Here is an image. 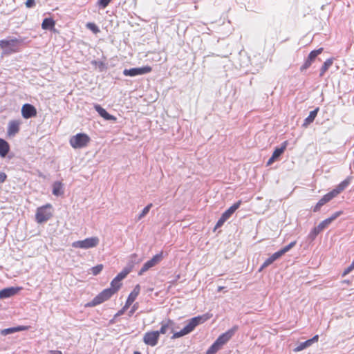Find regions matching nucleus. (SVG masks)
<instances>
[{"instance_id":"14","label":"nucleus","mask_w":354,"mask_h":354,"mask_svg":"<svg viewBox=\"0 0 354 354\" xmlns=\"http://www.w3.org/2000/svg\"><path fill=\"white\" fill-rule=\"evenodd\" d=\"M37 113V109L30 104H25L21 107V115L26 119L35 117Z\"/></svg>"},{"instance_id":"52","label":"nucleus","mask_w":354,"mask_h":354,"mask_svg":"<svg viewBox=\"0 0 354 354\" xmlns=\"http://www.w3.org/2000/svg\"><path fill=\"white\" fill-rule=\"evenodd\" d=\"M133 354H141V353L139 351H134Z\"/></svg>"},{"instance_id":"11","label":"nucleus","mask_w":354,"mask_h":354,"mask_svg":"<svg viewBox=\"0 0 354 354\" xmlns=\"http://www.w3.org/2000/svg\"><path fill=\"white\" fill-rule=\"evenodd\" d=\"M160 337L158 330H151L147 332L143 336V342L145 344L150 346L157 345Z\"/></svg>"},{"instance_id":"34","label":"nucleus","mask_w":354,"mask_h":354,"mask_svg":"<svg viewBox=\"0 0 354 354\" xmlns=\"http://www.w3.org/2000/svg\"><path fill=\"white\" fill-rule=\"evenodd\" d=\"M152 207V203H149L147 205L142 211L140 214L138 216V219H141L142 217H144L148 212H149L151 207Z\"/></svg>"},{"instance_id":"19","label":"nucleus","mask_w":354,"mask_h":354,"mask_svg":"<svg viewBox=\"0 0 354 354\" xmlns=\"http://www.w3.org/2000/svg\"><path fill=\"white\" fill-rule=\"evenodd\" d=\"M161 327L160 328V330H158V333L159 334H166L168 330H171V332H174V322L170 319H168L167 320L162 321L161 322Z\"/></svg>"},{"instance_id":"31","label":"nucleus","mask_w":354,"mask_h":354,"mask_svg":"<svg viewBox=\"0 0 354 354\" xmlns=\"http://www.w3.org/2000/svg\"><path fill=\"white\" fill-rule=\"evenodd\" d=\"M113 0H97V5L100 8L104 9Z\"/></svg>"},{"instance_id":"28","label":"nucleus","mask_w":354,"mask_h":354,"mask_svg":"<svg viewBox=\"0 0 354 354\" xmlns=\"http://www.w3.org/2000/svg\"><path fill=\"white\" fill-rule=\"evenodd\" d=\"M333 63V59H326L320 69V77H322Z\"/></svg>"},{"instance_id":"18","label":"nucleus","mask_w":354,"mask_h":354,"mask_svg":"<svg viewBox=\"0 0 354 354\" xmlns=\"http://www.w3.org/2000/svg\"><path fill=\"white\" fill-rule=\"evenodd\" d=\"M342 211H338L333 214L329 218L322 221L317 226L322 231L327 227L333 221L342 214Z\"/></svg>"},{"instance_id":"38","label":"nucleus","mask_w":354,"mask_h":354,"mask_svg":"<svg viewBox=\"0 0 354 354\" xmlns=\"http://www.w3.org/2000/svg\"><path fill=\"white\" fill-rule=\"evenodd\" d=\"M295 244H296V241H292L280 250L284 254L286 252L289 251L292 248H293L295 245Z\"/></svg>"},{"instance_id":"30","label":"nucleus","mask_w":354,"mask_h":354,"mask_svg":"<svg viewBox=\"0 0 354 354\" xmlns=\"http://www.w3.org/2000/svg\"><path fill=\"white\" fill-rule=\"evenodd\" d=\"M221 348L216 342L207 349L205 354H215Z\"/></svg>"},{"instance_id":"29","label":"nucleus","mask_w":354,"mask_h":354,"mask_svg":"<svg viewBox=\"0 0 354 354\" xmlns=\"http://www.w3.org/2000/svg\"><path fill=\"white\" fill-rule=\"evenodd\" d=\"M62 184L60 182H55L53 187V194L55 196L60 195L62 192Z\"/></svg>"},{"instance_id":"45","label":"nucleus","mask_w":354,"mask_h":354,"mask_svg":"<svg viewBox=\"0 0 354 354\" xmlns=\"http://www.w3.org/2000/svg\"><path fill=\"white\" fill-rule=\"evenodd\" d=\"M7 178V175L4 172H0V183H2L6 181Z\"/></svg>"},{"instance_id":"16","label":"nucleus","mask_w":354,"mask_h":354,"mask_svg":"<svg viewBox=\"0 0 354 354\" xmlns=\"http://www.w3.org/2000/svg\"><path fill=\"white\" fill-rule=\"evenodd\" d=\"M21 122L18 120H10L8 124L7 134L8 136H15L20 130Z\"/></svg>"},{"instance_id":"4","label":"nucleus","mask_w":354,"mask_h":354,"mask_svg":"<svg viewBox=\"0 0 354 354\" xmlns=\"http://www.w3.org/2000/svg\"><path fill=\"white\" fill-rule=\"evenodd\" d=\"M90 137L84 133H79L71 137L70 145L73 149H82L86 147L90 142Z\"/></svg>"},{"instance_id":"5","label":"nucleus","mask_w":354,"mask_h":354,"mask_svg":"<svg viewBox=\"0 0 354 354\" xmlns=\"http://www.w3.org/2000/svg\"><path fill=\"white\" fill-rule=\"evenodd\" d=\"M114 294L109 288H106L95 296L93 300L85 304V307H94L109 300Z\"/></svg>"},{"instance_id":"33","label":"nucleus","mask_w":354,"mask_h":354,"mask_svg":"<svg viewBox=\"0 0 354 354\" xmlns=\"http://www.w3.org/2000/svg\"><path fill=\"white\" fill-rule=\"evenodd\" d=\"M86 27L91 30L93 33H98L100 32V29L94 23H87Z\"/></svg>"},{"instance_id":"20","label":"nucleus","mask_w":354,"mask_h":354,"mask_svg":"<svg viewBox=\"0 0 354 354\" xmlns=\"http://www.w3.org/2000/svg\"><path fill=\"white\" fill-rule=\"evenodd\" d=\"M94 108L95 109V111L99 113V115L102 117L104 119L106 120H112V121H114L115 122L117 120V118L116 117H115L114 115H112L111 114H109L104 108H102L100 105L99 104H95L94 106Z\"/></svg>"},{"instance_id":"6","label":"nucleus","mask_w":354,"mask_h":354,"mask_svg":"<svg viewBox=\"0 0 354 354\" xmlns=\"http://www.w3.org/2000/svg\"><path fill=\"white\" fill-rule=\"evenodd\" d=\"M114 294L109 288H106L95 296L93 300L85 304V307H94L109 300Z\"/></svg>"},{"instance_id":"42","label":"nucleus","mask_w":354,"mask_h":354,"mask_svg":"<svg viewBox=\"0 0 354 354\" xmlns=\"http://www.w3.org/2000/svg\"><path fill=\"white\" fill-rule=\"evenodd\" d=\"M25 5L26 8H33L35 6V0H26Z\"/></svg>"},{"instance_id":"13","label":"nucleus","mask_w":354,"mask_h":354,"mask_svg":"<svg viewBox=\"0 0 354 354\" xmlns=\"http://www.w3.org/2000/svg\"><path fill=\"white\" fill-rule=\"evenodd\" d=\"M323 48H319V49L311 51L304 64L301 66L300 70L303 71L308 68L315 61L317 56L321 54Z\"/></svg>"},{"instance_id":"24","label":"nucleus","mask_w":354,"mask_h":354,"mask_svg":"<svg viewBox=\"0 0 354 354\" xmlns=\"http://www.w3.org/2000/svg\"><path fill=\"white\" fill-rule=\"evenodd\" d=\"M55 26V21L53 18H45L41 23L43 30H53Z\"/></svg>"},{"instance_id":"22","label":"nucleus","mask_w":354,"mask_h":354,"mask_svg":"<svg viewBox=\"0 0 354 354\" xmlns=\"http://www.w3.org/2000/svg\"><path fill=\"white\" fill-rule=\"evenodd\" d=\"M241 204V201H239L233 205H232L229 209H227L225 212H223L221 217L226 221L228 218H230V217L233 214V213L239 207Z\"/></svg>"},{"instance_id":"17","label":"nucleus","mask_w":354,"mask_h":354,"mask_svg":"<svg viewBox=\"0 0 354 354\" xmlns=\"http://www.w3.org/2000/svg\"><path fill=\"white\" fill-rule=\"evenodd\" d=\"M140 292V286L137 284L133 290L130 292L128 296V298L124 304V309H128L130 306L134 302L138 296L139 295Z\"/></svg>"},{"instance_id":"2","label":"nucleus","mask_w":354,"mask_h":354,"mask_svg":"<svg viewBox=\"0 0 354 354\" xmlns=\"http://www.w3.org/2000/svg\"><path fill=\"white\" fill-rule=\"evenodd\" d=\"M21 41L17 38L0 40V48L5 54H12L20 50Z\"/></svg>"},{"instance_id":"26","label":"nucleus","mask_w":354,"mask_h":354,"mask_svg":"<svg viewBox=\"0 0 354 354\" xmlns=\"http://www.w3.org/2000/svg\"><path fill=\"white\" fill-rule=\"evenodd\" d=\"M122 282L118 280L115 277L111 282V287L109 288V290L113 292V294H115L121 288Z\"/></svg>"},{"instance_id":"12","label":"nucleus","mask_w":354,"mask_h":354,"mask_svg":"<svg viewBox=\"0 0 354 354\" xmlns=\"http://www.w3.org/2000/svg\"><path fill=\"white\" fill-rule=\"evenodd\" d=\"M238 330L237 326H234L232 328L229 329L225 333L221 334L215 341L220 346L225 344L234 335L235 332Z\"/></svg>"},{"instance_id":"53","label":"nucleus","mask_w":354,"mask_h":354,"mask_svg":"<svg viewBox=\"0 0 354 354\" xmlns=\"http://www.w3.org/2000/svg\"><path fill=\"white\" fill-rule=\"evenodd\" d=\"M222 289H223V287H219V288H218V290H222Z\"/></svg>"},{"instance_id":"21","label":"nucleus","mask_w":354,"mask_h":354,"mask_svg":"<svg viewBox=\"0 0 354 354\" xmlns=\"http://www.w3.org/2000/svg\"><path fill=\"white\" fill-rule=\"evenodd\" d=\"M21 288H7L0 290V299L8 298L16 295Z\"/></svg>"},{"instance_id":"32","label":"nucleus","mask_w":354,"mask_h":354,"mask_svg":"<svg viewBox=\"0 0 354 354\" xmlns=\"http://www.w3.org/2000/svg\"><path fill=\"white\" fill-rule=\"evenodd\" d=\"M310 346H311V344H310V342L308 339L306 342L301 343L297 348H295L294 351L296 352H298V351L305 349L306 348H307Z\"/></svg>"},{"instance_id":"36","label":"nucleus","mask_w":354,"mask_h":354,"mask_svg":"<svg viewBox=\"0 0 354 354\" xmlns=\"http://www.w3.org/2000/svg\"><path fill=\"white\" fill-rule=\"evenodd\" d=\"M103 269V265L99 264L96 266H94L91 268V272L93 275L98 274Z\"/></svg>"},{"instance_id":"15","label":"nucleus","mask_w":354,"mask_h":354,"mask_svg":"<svg viewBox=\"0 0 354 354\" xmlns=\"http://www.w3.org/2000/svg\"><path fill=\"white\" fill-rule=\"evenodd\" d=\"M288 146V141H284L280 147L276 148L272 153V156L267 162V165H272L277 158L285 151Z\"/></svg>"},{"instance_id":"43","label":"nucleus","mask_w":354,"mask_h":354,"mask_svg":"<svg viewBox=\"0 0 354 354\" xmlns=\"http://www.w3.org/2000/svg\"><path fill=\"white\" fill-rule=\"evenodd\" d=\"M225 222V221L224 219H223L221 217L218 219V221H217L215 227H214V231L221 227L223 224Z\"/></svg>"},{"instance_id":"35","label":"nucleus","mask_w":354,"mask_h":354,"mask_svg":"<svg viewBox=\"0 0 354 354\" xmlns=\"http://www.w3.org/2000/svg\"><path fill=\"white\" fill-rule=\"evenodd\" d=\"M187 334H188L187 332L183 328L180 331L176 332V333H174V334H173V335L171 337V339L179 338V337H183V336H184V335H185Z\"/></svg>"},{"instance_id":"7","label":"nucleus","mask_w":354,"mask_h":354,"mask_svg":"<svg viewBox=\"0 0 354 354\" xmlns=\"http://www.w3.org/2000/svg\"><path fill=\"white\" fill-rule=\"evenodd\" d=\"M99 243L97 237H90L82 241H77L72 243V246L75 248L88 249L97 246Z\"/></svg>"},{"instance_id":"3","label":"nucleus","mask_w":354,"mask_h":354,"mask_svg":"<svg viewBox=\"0 0 354 354\" xmlns=\"http://www.w3.org/2000/svg\"><path fill=\"white\" fill-rule=\"evenodd\" d=\"M53 216V206L48 203L37 209L35 220L37 223H42L48 221Z\"/></svg>"},{"instance_id":"41","label":"nucleus","mask_w":354,"mask_h":354,"mask_svg":"<svg viewBox=\"0 0 354 354\" xmlns=\"http://www.w3.org/2000/svg\"><path fill=\"white\" fill-rule=\"evenodd\" d=\"M282 255H283V254L282 253V252L281 250L278 251V252H274L272 256L271 257L272 258V259L274 261H276L277 259H278L279 258H280Z\"/></svg>"},{"instance_id":"44","label":"nucleus","mask_w":354,"mask_h":354,"mask_svg":"<svg viewBox=\"0 0 354 354\" xmlns=\"http://www.w3.org/2000/svg\"><path fill=\"white\" fill-rule=\"evenodd\" d=\"M28 328H29L28 326H17V327H15V332H18V331L28 330Z\"/></svg>"},{"instance_id":"50","label":"nucleus","mask_w":354,"mask_h":354,"mask_svg":"<svg viewBox=\"0 0 354 354\" xmlns=\"http://www.w3.org/2000/svg\"><path fill=\"white\" fill-rule=\"evenodd\" d=\"M136 308H137L136 305H134V306H133V308H132L131 310L130 311V313H131V314H133V313L135 312V310H136Z\"/></svg>"},{"instance_id":"9","label":"nucleus","mask_w":354,"mask_h":354,"mask_svg":"<svg viewBox=\"0 0 354 354\" xmlns=\"http://www.w3.org/2000/svg\"><path fill=\"white\" fill-rule=\"evenodd\" d=\"M163 259V252L161 251L160 253L154 255L150 260L147 261L142 267L138 272L139 275H142L150 268L158 264Z\"/></svg>"},{"instance_id":"49","label":"nucleus","mask_w":354,"mask_h":354,"mask_svg":"<svg viewBox=\"0 0 354 354\" xmlns=\"http://www.w3.org/2000/svg\"><path fill=\"white\" fill-rule=\"evenodd\" d=\"M127 309H124V306H123V308L118 313V315H122L124 311L126 310Z\"/></svg>"},{"instance_id":"37","label":"nucleus","mask_w":354,"mask_h":354,"mask_svg":"<svg viewBox=\"0 0 354 354\" xmlns=\"http://www.w3.org/2000/svg\"><path fill=\"white\" fill-rule=\"evenodd\" d=\"M274 261L272 259L271 257L268 258L264 263L262 264L261 267L259 269V271H262L265 268L268 267L270 264H272Z\"/></svg>"},{"instance_id":"25","label":"nucleus","mask_w":354,"mask_h":354,"mask_svg":"<svg viewBox=\"0 0 354 354\" xmlns=\"http://www.w3.org/2000/svg\"><path fill=\"white\" fill-rule=\"evenodd\" d=\"M318 111L319 108H317L315 110L310 111L308 116L304 120L303 127H307L310 123H312L316 118Z\"/></svg>"},{"instance_id":"48","label":"nucleus","mask_w":354,"mask_h":354,"mask_svg":"<svg viewBox=\"0 0 354 354\" xmlns=\"http://www.w3.org/2000/svg\"><path fill=\"white\" fill-rule=\"evenodd\" d=\"M48 354H62L60 351H50Z\"/></svg>"},{"instance_id":"46","label":"nucleus","mask_w":354,"mask_h":354,"mask_svg":"<svg viewBox=\"0 0 354 354\" xmlns=\"http://www.w3.org/2000/svg\"><path fill=\"white\" fill-rule=\"evenodd\" d=\"M322 232L321 229H318V226L314 227L311 232L312 234H313L314 236H317Z\"/></svg>"},{"instance_id":"1","label":"nucleus","mask_w":354,"mask_h":354,"mask_svg":"<svg viewBox=\"0 0 354 354\" xmlns=\"http://www.w3.org/2000/svg\"><path fill=\"white\" fill-rule=\"evenodd\" d=\"M350 180L348 178L341 182L335 189L325 194L317 203V204L313 207V211L314 212H319L324 205L331 201L333 198L336 197L339 194L344 191L348 186Z\"/></svg>"},{"instance_id":"27","label":"nucleus","mask_w":354,"mask_h":354,"mask_svg":"<svg viewBox=\"0 0 354 354\" xmlns=\"http://www.w3.org/2000/svg\"><path fill=\"white\" fill-rule=\"evenodd\" d=\"M133 267V265H131L128 267L124 268L116 277L115 278L118 279L120 281H122L124 279L129 273L131 272Z\"/></svg>"},{"instance_id":"51","label":"nucleus","mask_w":354,"mask_h":354,"mask_svg":"<svg viewBox=\"0 0 354 354\" xmlns=\"http://www.w3.org/2000/svg\"><path fill=\"white\" fill-rule=\"evenodd\" d=\"M137 257V254H133L131 255V258H133V259H136Z\"/></svg>"},{"instance_id":"10","label":"nucleus","mask_w":354,"mask_h":354,"mask_svg":"<svg viewBox=\"0 0 354 354\" xmlns=\"http://www.w3.org/2000/svg\"><path fill=\"white\" fill-rule=\"evenodd\" d=\"M152 71V68L150 66H145L140 68H133L130 69H124L123 71V74L125 76L133 77L136 75H140L151 73Z\"/></svg>"},{"instance_id":"23","label":"nucleus","mask_w":354,"mask_h":354,"mask_svg":"<svg viewBox=\"0 0 354 354\" xmlns=\"http://www.w3.org/2000/svg\"><path fill=\"white\" fill-rule=\"evenodd\" d=\"M10 145L5 140L0 138V156L4 158L10 151Z\"/></svg>"},{"instance_id":"47","label":"nucleus","mask_w":354,"mask_h":354,"mask_svg":"<svg viewBox=\"0 0 354 354\" xmlns=\"http://www.w3.org/2000/svg\"><path fill=\"white\" fill-rule=\"evenodd\" d=\"M319 336L318 335H315L313 338L309 339L310 344L312 345L313 343L317 342L318 341Z\"/></svg>"},{"instance_id":"40","label":"nucleus","mask_w":354,"mask_h":354,"mask_svg":"<svg viewBox=\"0 0 354 354\" xmlns=\"http://www.w3.org/2000/svg\"><path fill=\"white\" fill-rule=\"evenodd\" d=\"M15 332V327H13V328H9L3 329V330H1V333L3 335H8V334H10V333H13Z\"/></svg>"},{"instance_id":"39","label":"nucleus","mask_w":354,"mask_h":354,"mask_svg":"<svg viewBox=\"0 0 354 354\" xmlns=\"http://www.w3.org/2000/svg\"><path fill=\"white\" fill-rule=\"evenodd\" d=\"M354 269V259L352 261L351 264L344 270V271L342 273V277H345L347 275L349 272H351Z\"/></svg>"},{"instance_id":"8","label":"nucleus","mask_w":354,"mask_h":354,"mask_svg":"<svg viewBox=\"0 0 354 354\" xmlns=\"http://www.w3.org/2000/svg\"><path fill=\"white\" fill-rule=\"evenodd\" d=\"M210 318L208 314L197 316L192 318L188 324L184 327L185 330L189 334L200 324H203Z\"/></svg>"}]
</instances>
